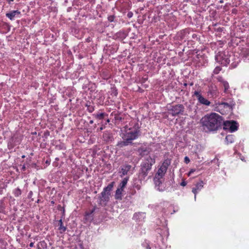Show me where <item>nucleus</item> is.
Returning a JSON list of instances; mask_svg holds the SVG:
<instances>
[{
    "mask_svg": "<svg viewBox=\"0 0 249 249\" xmlns=\"http://www.w3.org/2000/svg\"><path fill=\"white\" fill-rule=\"evenodd\" d=\"M200 123L204 127V129L215 131L221 127L223 119L222 117L218 114L213 113L202 117Z\"/></svg>",
    "mask_w": 249,
    "mask_h": 249,
    "instance_id": "f257e3e1",
    "label": "nucleus"
},
{
    "mask_svg": "<svg viewBox=\"0 0 249 249\" xmlns=\"http://www.w3.org/2000/svg\"><path fill=\"white\" fill-rule=\"evenodd\" d=\"M141 135L140 126L138 123L122 133L121 135L123 141L118 143V145L122 147L132 143V141L137 139Z\"/></svg>",
    "mask_w": 249,
    "mask_h": 249,
    "instance_id": "f03ea898",
    "label": "nucleus"
},
{
    "mask_svg": "<svg viewBox=\"0 0 249 249\" xmlns=\"http://www.w3.org/2000/svg\"><path fill=\"white\" fill-rule=\"evenodd\" d=\"M155 163L154 159L152 158L150 156L147 157L145 160L141 163L139 177L141 178L144 179L151 171V167Z\"/></svg>",
    "mask_w": 249,
    "mask_h": 249,
    "instance_id": "7ed1b4c3",
    "label": "nucleus"
},
{
    "mask_svg": "<svg viewBox=\"0 0 249 249\" xmlns=\"http://www.w3.org/2000/svg\"><path fill=\"white\" fill-rule=\"evenodd\" d=\"M114 182L109 183L106 187L104 188L103 191L101 194V196H99L101 201L107 202L109 200V196L110 195V191L112 190Z\"/></svg>",
    "mask_w": 249,
    "mask_h": 249,
    "instance_id": "20e7f679",
    "label": "nucleus"
},
{
    "mask_svg": "<svg viewBox=\"0 0 249 249\" xmlns=\"http://www.w3.org/2000/svg\"><path fill=\"white\" fill-rule=\"evenodd\" d=\"M223 128L229 130L231 132H234L238 129V124L235 121H223Z\"/></svg>",
    "mask_w": 249,
    "mask_h": 249,
    "instance_id": "39448f33",
    "label": "nucleus"
},
{
    "mask_svg": "<svg viewBox=\"0 0 249 249\" xmlns=\"http://www.w3.org/2000/svg\"><path fill=\"white\" fill-rule=\"evenodd\" d=\"M184 107L181 104H178L172 107L170 110L172 116H175L179 114H182L184 112Z\"/></svg>",
    "mask_w": 249,
    "mask_h": 249,
    "instance_id": "423d86ee",
    "label": "nucleus"
},
{
    "mask_svg": "<svg viewBox=\"0 0 249 249\" xmlns=\"http://www.w3.org/2000/svg\"><path fill=\"white\" fill-rule=\"evenodd\" d=\"M194 96H195L198 102L202 105L206 106H209L211 104L210 102L207 99L203 97L201 94L200 93V92L197 90L194 91Z\"/></svg>",
    "mask_w": 249,
    "mask_h": 249,
    "instance_id": "0eeeda50",
    "label": "nucleus"
},
{
    "mask_svg": "<svg viewBox=\"0 0 249 249\" xmlns=\"http://www.w3.org/2000/svg\"><path fill=\"white\" fill-rule=\"evenodd\" d=\"M164 180V178H160L155 176L154 178V181L157 189L160 191H163L164 190V187H161V185L162 184Z\"/></svg>",
    "mask_w": 249,
    "mask_h": 249,
    "instance_id": "6e6552de",
    "label": "nucleus"
},
{
    "mask_svg": "<svg viewBox=\"0 0 249 249\" xmlns=\"http://www.w3.org/2000/svg\"><path fill=\"white\" fill-rule=\"evenodd\" d=\"M221 58H222L221 64L224 65H227L230 63V60L229 58L227 57L225 54L221 53L215 56V59L217 62H219L218 60Z\"/></svg>",
    "mask_w": 249,
    "mask_h": 249,
    "instance_id": "1a4fd4ad",
    "label": "nucleus"
},
{
    "mask_svg": "<svg viewBox=\"0 0 249 249\" xmlns=\"http://www.w3.org/2000/svg\"><path fill=\"white\" fill-rule=\"evenodd\" d=\"M218 105L219 106H223L224 108L228 109L229 110H232L233 107L235 105V103L234 101H231V102H219Z\"/></svg>",
    "mask_w": 249,
    "mask_h": 249,
    "instance_id": "9d476101",
    "label": "nucleus"
},
{
    "mask_svg": "<svg viewBox=\"0 0 249 249\" xmlns=\"http://www.w3.org/2000/svg\"><path fill=\"white\" fill-rule=\"evenodd\" d=\"M203 187V181H200L198 182L196 185V187H194L192 189V192L195 194V198H196V194L197 193L198 191L201 190V189Z\"/></svg>",
    "mask_w": 249,
    "mask_h": 249,
    "instance_id": "9b49d317",
    "label": "nucleus"
},
{
    "mask_svg": "<svg viewBox=\"0 0 249 249\" xmlns=\"http://www.w3.org/2000/svg\"><path fill=\"white\" fill-rule=\"evenodd\" d=\"M171 160L170 159H167L164 160L162 165L160 166V168L166 172L169 166L171 164Z\"/></svg>",
    "mask_w": 249,
    "mask_h": 249,
    "instance_id": "f8f14e48",
    "label": "nucleus"
},
{
    "mask_svg": "<svg viewBox=\"0 0 249 249\" xmlns=\"http://www.w3.org/2000/svg\"><path fill=\"white\" fill-rule=\"evenodd\" d=\"M131 166L129 164H126L122 166L121 173L123 176H124L127 174V172L130 170Z\"/></svg>",
    "mask_w": 249,
    "mask_h": 249,
    "instance_id": "ddd939ff",
    "label": "nucleus"
},
{
    "mask_svg": "<svg viewBox=\"0 0 249 249\" xmlns=\"http://www.w3.org/2000/svg\"><path fill=\"white\" fill-rule=\"evenodd\" d=\"M104 140L107 142H110L113 140V138L111 134L106 132L103 135Z\"/></svg>",
    "mask_w": 249,
    "mask_h": 249,
    "instance_id": "4468645a",
    "label": "nucleus"
},
{
    "mask_svg": "<svg viewBox=\"0 0 249 249\" xmlns=\"http://www.w3.org/2000/svg\"><path fill=\"white\" fill-rule=\"evenodd\" d=\"M123 189H120V188L118 187V188L116 190L115 195V197L116 199L118 200H122V192H123Z\"/></svg>",
    "mask_w": 249,
    "mask_h": 249,
    "instance_id": "2eb2a0df",
    "label": "nucleus"
},
{
    "mask_svg": "<svg viewBox=\"0 0 249 249\" xmlns=\"http://www.w3.org/2000/svg\"><path fill=\"white\" fill-rule=\"evenodd\" d=\"M58 222V230L60 231V232L62 233L66 231L67 228L66 227L63 225V222L62 219L59 220Z\"/></svg>",
    "mask_w": 249,
    "mask_h": 249,
    "instance_id": "dca6fc26",
    "label": "nucleus"
},
{
    "mask_svg": "<svg viewBox=\"0 0 249 249\" xmlns=\"http://www.w3.org/2000/svg\"><path fill=\"white\" fill-rule=\"evenodd\" d=\"M128 180V178H124L119 184V188H120V189H122L124 190L127 184Z\"/></svg>",
    "mask_w": 249,
    "mask_h": 249,
    "instance_id": "f3484780",
    "label": "nucleus"
},
{
    "mask_svg": "<svg viewBox=\"0 0 249 249\" xmlns=\"http://www.w3.org/2000/svg\"><path fill=\"white\" fill-rule=\"evenodd\" d=\"M234 136L233 135H229L225 138L227 144L232 143L234 142Z\"/></svg>",
    "mask_w": 249,
    "mask_h": 249,
    "instance_id": "a211bd4d",
    "label": "nucleus"
},
{
    "mask_svg": "<svg viewBox=\"0 0 249 249\" xmlns=\"http://www.w3.org/2000/svg\"><path fill=\"white\" fill-rule=\"evenodd\" d=\"M165 173H166V172L165 171H164V170H162V169H160L159 168L157 173L155 175V176L158 177H160V178H164V176Z\"/></svg>",
    "mask_w": 249,
    "mask_h": 249,
    "instance_id": "6ab92c4d",
    "label": "nucleus"
},
{
    "mask_svg": "<svg viewBox=\"0 0 249 249\" xmlns=\"http://www.w3.org/2000/svg\"><path fill=\"white\" fill-rule=\"evenodd\" d=\"M221 85L224 88V92H227L229 89V85L228 82L225 81V82H223Z\"/></svg>",
    "mask_w": 249,
    "mask_h": 249,
    "instance_id": "aec40b11",
    "label": "nucleus"
},
{
    "mask_svg": "<svg viewBox=\"0 0 249 249\" xmlns=\"http://www.w3.org/2000/svg\"><path fill=\"white\" fill-rule=\"evenodd\" d=\"M20 12L18 10H14L10 13H6V16H15L16 14H19Z\"/></svg>",
    "mask_w": 249,
    "mask_h": 249,
    "instance_id": "412c9836",
    "label": "nucleus"
},
{
    "mask_svg": "<svg viewBox=\"0 0 249 249\" xmlns=\"http://www.w3.org/2000/svg\"><path fill=\"white\" fill-rule=\"evenodd\" d=\"M21 191L20 189L17 188L14 190V194L15 196L18 197L21 195Z\"/></svg>",
    "mask_w": 249,
    "mask_h": 249,
    "instance_id": "4be33fe9",
    "label": "nucleus"
},
{
    "mask_svg": "<svg viewBox=\"0 0 249 249\" xmlns=\"http://www.w3.org/2000/svg\"><path fill=\"white\" fill-rule=\"evenodd\" d=\"M105 115H106V114L105 113H101L96 114V117L97 119L101 120V119H103L104 118Z\"/></svg>",
    "mask_w": 249,
    "mask_h": 249,
    "instance_id": "5701e85b",
    "label": "nucleus"
},
{
    "mask_svg": "<svg viewBox=\"0 0 249 249\" xmlns=\"http://www.w3.org/2000/svg\"><path fill=\"white\" fill-rule=\"evenodd\" d=\"M221 71V68L219 67H216L214 71H213V72L215 73V74H217L219 73V72Z\"/></svg>",
    "mask_w": 249,
    "mask_h": 249,
    "instance_id": "b1692460",
    "label": "nucleus"
},
{
    "mask_svg": "<svg viewBox=\"0 0 249 249\" xmlns=\"http://www.w3.org/2000/svg\"><path fill=\"white\" fill-rule=\"evenodd\" d=\"M217 80H218L219 82H220V83H221V84L223 83V82H225V81L223 79V78L222 77H221V76H218V77H217Z\"/></svg>",
    "mask_w": 249,
    "mask_h": 249,
    "instance_id": "393cba45",
    "label": "nucleus"
},
{
    "mask_svg": "<svg viewBox=\"0 0 249 249\" xmlns=\"http://www.w3.org/2000/svg\"><path fill=\"white\" fill-rule=\"evenodd\" d=\"M115 17H107L108 20L110 22H112L114 21Z\"/></svg>",
    "mask_w": 249,
    "mask_h": 249,
    "instance_id": "a878e982",
    "label": "nucleus"
},
{
    "mask_svg": "<svg viewBox=\"0 0 249 249\" xmlns=\"http://www.w3.org/2000/svg\"><path fill=\"white\" fill-rule=\"evenodd\" d=\"M184 162L186 163H188L190 162V159L188 157H185V158H184Z\"/></svg>",
    "mask_w": 249,
    "mask_h": 249,
    "instance_id": "bb28decb",
    "label": "nucleus"
},
{
    "mask_svg": "<svg viewBox=\"0 0 249 249\" xmlns=\"http://www.w3.org/2000/svg\"><path fill=\"white\" fill-rule=\"evenodd\" d=\"M196 171L195 169H192L190 171V172L188 173V176H190L192 174H193L194 172Z\"/></svg>",
    "mask_w": 249,
    "mask_h": 249,
    "instance_id": "cd10ccee",
    "label": "nucleus"
},
{
    "mask_svg": "<svg viewBox=\"0 0 249 249\" xmlns=\"http://www.w3.org/2000/svg\"><path fill=\"white\" fill-rule=\"evenodd\" d=\"M89 112H92L94 110V108L93 107H89L88 108Z\"/></svg>",
    "mask_w": 249,
    "mask_h": 249,
    "instance_id": "c85d7f7f",
    "label": "nucleus"
},
{
    "mask_svg": "<svg viewBox=\"0 0 249 249\" xmlns=\"http://www.w3.org/2000/svg\"><path fill=\"white\" fill-rule=\"evenodd\" d=\"M180 185L182 186H185L186 185V182L185 181H182L181 183H180Z\"/></svg>",
    "mask_w": 249,
    "mask_h": 249,
    "instance_id": "c756f323",
    "label": "nucleus"
},
{
    "mask_svg": "<svg viewBox=\"0 0 249 249\" xmlns=\"http://www.w3.org/2000/svg\"><path fill=\"white\" fill-rule=\"evenodd\" d=\"M34 243L31 242V243H30V244H29V246H30V247H34Z\"/></svg>",
    "mask_w": 249,
    "mask_h": 249,
    "instance_id": "7c9ffc66",
    "label": "nucleus"
},
{
    "mask_svg": "<svg viewBox=\"0 0 249 249\" xmlns=\"http://www.w3.org/2000/svg\"><path fill=\"white\" fill-rule=\"evenodd\" d=\"M231 101H234L233 100L231 99H229L227 100V102H231Z\"/></svg>",
    "mask_w": 249,
    "mask_h": 249,
    "instance_id": "2f4dec72",
    "label": "nucleus"
},
{
    "mask_svg": "<svg viewBox=\"0 0 249 249\" xmlns=\"http://www.w3.org/2000/svg\"><path fill=\"white\" fill-rule=\"evenodd\" d=\"M11 20H13V19H14V18L15 17H12V16H10V17H8Z\"/></svg>",
    "mask_w": 249,
    "mask_h": 249,
    "instance_id": "473e14b6",
    "label": "nucleus"
},
{
    "mask_svg": "<svg viewBox=\"0 0 249 249\" xmlns=\"http://www.w3.org/2000/svg\"><path fill=\"white\" fill-rule=\"evenodd\" d=\"M22 169L23 170V171H25V169H26V167H25V165H23L22 167Z\"/></svg>",
    "mask_w": 249,
    "mask_h": 249,
    "instance_id": "72a5a7b5",
    "label": "nucleus"
},
{
    "mask_svg": "<svg viewBox=\"0 0 249 249\" xmlns=\"http://www.w3.org/2000/svg\"><path fill=\"white\" fill-rule=\"evenodd\" d=\"M146 249H151V248L150 247V246L149 245H147V246L146 247Z\"/></svg>",
    "mask_w": 249,
    "mask_h": 249,
    "instance_id": "f704fd0d",
    "label": "nucleus"
},
{
    "mask_svg": "<svg viewBox=\"0 0 249 249\" xmlns=\"http://www.w3.org/2000/svg\"><path fill=\"white\" fill-rule=\"evenodd\" d=\"M132 13H128L127 16H132Z\"/></svg>",
    "mask_w": 249,
    "mask_h": 249,
    "instance_id": "c9c22d12",
    "label": "nucleus"
},
{
    "mask_svg": "<svg viewBox=\"0 0 249 249\" xmlns=\"http://www.w3.org/2000/svg\"><path fill=\"white\" fill-rule=\"evenodd\" d=\"M93 123V120H90V121H89V124H92Z\"/></svg>",
    "mask_w": 249,
    "mask_h": 249,
    "instance_id": "e433bc0d",
    "label": "nucleus"
},
{
    "mask_svg": "<svg viewBox=\"0 0 249 249\" xmlns=\"http://www.w3.org/2000/svg\"><path fill=\"white\" fill-rule=\"evenodd\" d=\"M94 209L92 210L91 211V212H90V213L91 214V213H94Z\"/></svg>",
    "mask_w": 249,
    "mask_h": 249,
    "instance_id": "4c0bfd02",
    "label": "nucleus"
},
{
    "mask_svg": "<svg viewBox=\"0 0 249 249\" xmlns=\"http://www.w3.org/2000/svg\"><path fill=\"white\" fill-rule=\"evenodd\" d=\"M234 10H235V9L233 10H232V14H236V13H235V11H234Z\"/></svg>",
    "mask_w": 249,
    "mask_h": 249,
    "instance_id": "58836bf2",
    "label": "nucleus"
},
{
    "mask_svg": "<svg viewBox=\"0 0 249 249\" xmlns=\"http://www.w3.org/2000/svg\"><path fill=\"white\" fill-rule=\"evenodd\" d=\"M234 10H235V9L233 10H232V14H236V13H235V11H234Z\"/></svg>",
    "mask_w": 249,
    "mask_h": 249,
    "instance_id": "ea45409f",
    "label": "nucleus"
},
{
    "mask_svg": "<svg viewBox=\"0 0 249 249\" xmlns=\"http://www.w3.org/2000/svg\"><path fill=\"white\" fill-rule=\"evenodd\" d=\"M219 2L222 3L223 2V0H220Z\"/></svg>",
    "mask_w": 249,
    "mask_h": 249,
    "instance_id": "a19ab883",
    "label": "nucleus"
},
{
    "mask_svg": "<svg viewBox=\"0 0 249 249\" xmlns=\"http://www.w3.org/2000/svg\"><path fill=\"white\" fill-rule=\"evenodd\" d=\"M14 0H9L8 2L10 3L11 1H13Z\"/></svg>",
    "mask_w": 249,
    "mask_h": 249,
    "instance_id": "79ce46f5",
    "label": "nucleus"
},
{
    "mask_svg": "<svg viewBox=\"0 0 249 249\" xmlns=\"http://www.w3.org/2000/svg\"><path fill=\"white\" fill-rule=\"evenodd\" d=\"M137 215H138V214H136L134 215V217H136Z\"/></svg>",
    "mask_w": 249,
    "mask_h": 249,
    "instance_id": "37998d69",
    "label": "nucleus"
},
{
    "mask_svg": "<svg viewBox=\"0 0 249 249\" xmlns=\"http://www.w3.org/2000/svg\"><path fill=\"white\" fill-rule=\"evenodd\" d=\"M22 158H25V156H24V155H23V156H22Z\"/></svg>",
    "mask_w": 249,
    "mask_h": 249,
    "instance_id": "c03bdc74",
    "label": "nucleus"
},
{
    "mask_svg": "<svg viewBox=\"0 0 249 249\" xmlns=\"http://www.w3.org/2000/svg\"><path fill=\"white\" fill-rule=\"evenodd\" d=\"M107 122H109V120L108 119V120H107Z\"/></svg>",
    "mask_w": 249,
    "mask_h": 249,
    "instance_id": "a18cd8bd",
    "label": "nucleus"
},
{
    "mask_svg": "<svg viewBox=\"0 0 249 249\" xmlns=\"http://www.w3.org/2000/svg\"><path fill=\"white\" fill-rule=\"evenodd\" d=\"M100 129H101V130H102V129H103V128H102V127H101V128H100Z\"/></svg>",
    "mask_w": 249,
    "mask_h": 249,
    "instance_id": "49530a36",
    "label": "nucleus"
},
{
    "mask_svg": "<svg viewBox=\"0 0 249 249\" xmlns=\"http://www.w3.org/2000/svg\"><path fill=\"white\" fill-rule=\"evenodd\" d=\"M30 194H32V191H31V192H30Z\"/></svg>",
    "mask_w": 249,
    "mask_h": 249,
    "instance_id": "de8ad7c7",
    "label": "nucleus"
}]
</instances>
